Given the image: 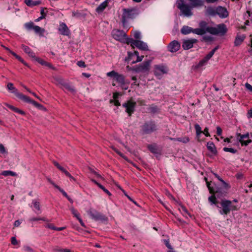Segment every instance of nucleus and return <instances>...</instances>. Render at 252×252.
Returning a JSON list of instances; mask_svg holds the SVG:
<instances>
[{"instance_id": "f257e3e1", "label": "nucleus", "mask_w": 252, "mask_h": 252, "mask_svg": "<svg viewBox=\"0 0 252 252\" xmlns=\"http://www.w3.org/2000/svg\"><path fill=\"white\" fill-rule=\"evenodd\" d=\"M214 175L219 181L218 183L207 182V186L210 193H216L218 198H220L226 196L230 186L222 179L217 173Z\"/></svg>"}, {"instance_id": "f03ea898", "label": "nucleus", "mask_w": 252, "mask_h": 252, "mask_svg": "<svg viewBox=\"0 0 252 252\" xmlns=\"http://www.w3.org/2000/svg\"><path fill=\"white\" fill-rule=\"evenodd\" d=\"M140 127V132L143 135L151 134L158 130L157 123L153 120L145 122Z\"/></svg>"}, {"instance_id": "7ed1b4c3", "label": "nucleus", "mask_w": 252, "mask_h": 252, "mask_svg": "<svg viewBox=\"0 0 252 252\" xmlns=\"http://www.w3.org/2000/svg\"><path fill=\"white\" fill-rule=\"evenodd\" d=\"M21 48L23 50V51L26 54H27L30 57L34 59V60L36 62H38L39 63H40L42 65H44V66H47L49 68H51L53 70H55V67H54L51 63H48L47 62H46L45 61L43 60V59H42L40 58L36 57L35 56V53L28 46L22 44L21 46Z\"/></svg>"}, {"instance_id": "20e7f679", "label": "nucleus", "mask_w": 252, "mask_h": 252, "mask_svg": "<svg viewBox=\"0 0 252 252\" xmlns=\"http://www.w3.org/2000/svg\"><path fill=\"white\" fill-rule=\"evenodd\" d=\"M205 30L206 32H209L213 35H224L227 32V29L225 24H221L218 25L217 28L208 27Z\"/></svg>"}, {"instance_id": "39448f33", "label": "nucleus", "mask_w": 252, "mask_h": 252, "mask_svg": "<svg viewBox=\"0 0 252 252\" xmlns=\"http://www.w3.org/2000/svg\"><path fill=\"white\" fill-rule=\"evenodd\" d=\"M126 43L127 44H130L133 48L136 47L142 51L149 50L147 43L140 40H135L132 38H127Z\"/></svg>"}, {"instance_id": "423d86ee", "label": "nucleus", "mask_w": 252, "mask_h": 252, "mask_svg": "<svg viewBox=\"0 0 252 252\" xmlns=\"http://www.w3.org/2000/svg\"><path fill=\"white\" fill-rule=\"evenodd\" d=\"M176 4L178 8L181 10L185 16L189 17L192 15V6L185 3L184 0H177Z\"/></svg>"}, {"instance_id": "0eeeda50", "label": "nucleus", "mask_w": 252, "mask_h": 252, "mask_svg": "<svg viewBox=\"0 0 252 252\" xmlns=\"http://www.w3.org/2000/svg\"><path fill=\"white\" fill-rule=\"evenodd\" d=\"M107 76L113 78V80L118 83L120 86L123 87L126 84H129V82L126 80L124 75L119 74L115 70H112L107 73Z\"/></svg>"}, {"instance_id": "6e6552de", "label": "nucleus", "mask_w": 252, "mask_h": 252, "mask_svg": "<svg viewBox=\"0 0 252 252\" xmlns=\"http://www.w3.org/2000/svg\"><path fill=\"white\" fill-rule=\"evenodd\" d=\"M151 60L144 61L138 65H136L131 68V70L136 73L139 72H148L150 69Z\"/></svg>"}, {"instance_id": "1a4fd4ad", "label": "nucleus", "mask_w": 252, "mask_h": 252, "mask_svg": "<svg viewBox=\"0 0 252 252\" xmlns=\"http://www.w3.org/2000/svg\"><path fill=\"white\" fill-rule=\"evenodd\" d=\"M88 214L91 218L95 221H100L102 222H105L108 221V218L105 215L95 210H89L88 211Z\"/></svg>"}, {"instance_id": "9d476101", "label": "nucleus", "mask_w": 252, "mask_h": 252, "mask_svg": "<svg viewBox=\"0 0 252 252\" xmlns=\"http://www.w3.org/2000/svg\"><path fill=\"white\" fill-rule=\"evenodd\" d=\"M19 99L23 100V101L32 104L33 106L41 110L46 111V108L42 104L38 103L34 100L31 99L30 97L27 96L24 94H18Z\"/></svg>"}, {"instance_id": "9b49d317", "label": "nucleus", "mask_w": 252, "mask_h": 252, "mask_svg": "<svg viewBox=\"0 0 252 252\" xmlns=\"http://www.w3.org/2000/svg\"><path fill=\"white\" fill-rule=\"evenodd\" d=\"M122 106L126 108L125 111L128 114V116L130 117L135 110L136 103L130 99L123 103Z\"/></svg>"}, {"instance_id": "f8f14e48", "label": "nucleus", "mask_w": 252, "mask_h": 252, "mask_svg": "<svg viewBox=\"0 0 252 252\" xmlns=\"http://www.w3.org/2000/svg\"><path fill=\"white\" fill-rule=\"evenodd\" d=\"M222 209L220 208L219 212L221 215H227L230 212L231 201L229 200H222L220 203Z\"/></svg>"}, {"instance_id": "ddd939ff", "label": "nucleus", "mask_w": 252, "mask_h": 252, "mask_svg": "<svg viewBox=\"0 0 252 252\" xmlns=\"http://www.w3.org/2000/svg\"><path fill=\"white\" fill-rule=\"evenodd\" d=\"M113 37L115 39L124 43H126L127 38H131L127 36L125 32L121 30L113 31Z\"/></svg>"}, {"instance_id": "4468645a", "label": "nucleus", "mask_w": 252, "mask_h": 252, "mask_svg": "<svg viewBox=\"0 0 252 252\" xmlns=\"http://www.w3.org/2000/svg\"><path fill=\"white\" fill-rule=\"evenodd\" d=\"M24 26L28 30H31L33 29L36 33L38 34L41 36H43V34L45 32V30L44 29L40 28L38 26L34 25V23L32 21L25 23Z\"/></svg>"}, {"instance_id": "2eb2a0df", "label": "nucleus", "mask_w": 252, "mask_h": 252, "mask_svg": "<svg viewBox=\"0 0 252 252\" xmlns=\"http://www.w3.org/2000/svg\"><path fill=\"white\" fill-rule=\"evenodd\" d=\"M123 13L122 16V22L125 24L127 19L132 18L133 17L134 13L133 12L134 10L129 8H124L123 9Z\"/></svg>"}, {"instance_id": "dca6fc26", "label": "nucleus", "mask_w": 252, "mask_h": 252, "mask_svg": "<svg viewBox=\"0 0 252 252\" xmlns=\"http://www.w3.org/2000/svg\"><path fill=\"white\" fill-rule=\"evenodd\" d=\"M249 133L247 132L245 134H241L240 133H237V139L241 143L242 146H247L251 143L252 141L251 139L244 140L245 138H249Z\"/></svg>"}, {"instance_id": "f3484780", "label": "nucleus", "mask_w": 252, "mask_h": 252, "mask_svg": "<svg viewBox=\"0 0 252 252\" xmlns=\"http://www.w3.org/2000/svg\"><path fill=\"white\" fill-rule=\"evenodd\" d=\"M198 42V40L195 38H190L187 40H184L183 42L182 47L185 50H187L193 47V44Z\"/></svg>"}, {"instance_id": "a211bd4d", "label": "nucleus", "mask_w": 252, "mask_h": 252, "mask_svg": "<svg viewBox=\"0 0 252 252\" xmlns=\"http://www.w3.org/2000/svg\"><path fill=\"white\" fill-rule=\"evenodd\" d=\"M181 47L180 43L177 40H173L167 46L169 51L171 53H175L178 51Z\"/></svg>"}, {"instance_id": "6ab92c4d", "label": "nucleus", "mask_w": 252, "mask_h": 252, "mask_svg": "<svg viewBox=\"0 0 252 252\" xmlns=\"http://www.w3.org/2000/svg\"><path fill=\"white\" fill-rule=\"evenodd\" d=\"M58 31L60 33L63 35L69 36L70 34V32L66 25L63 23H60Z\"/></svg>"}, {"instance_id": "aec40b11", "label": "nucleus", "mask_w": 252, "mask_h": 252, "mask_svg": "<svg viewBox=\"0 0 252 252\" xmlns=\"http://www.w3.org/2000/svg\"><path fill=\"white\" fill-rule=\"evenodd\" d=\"M216 15L221 18H225L228 16V12L226 8L219 6L216 8Z\"/></svg>"}, {"instance_id": "412c9836", "label": "nucleus", "mask_w": 252, "mask_h": 252, "mask_svg": "<svg viewBox=\"0 0 252 252\" xmlns=\"http://www.w3.org/2000/svg\"><path fill=\"white\" fill-rule=\"evenodd\" d=\"M53 163H54V165L58 169H59L66 176L69 178V179L71 181H76L75 179L72 176H71V175L65 169H64L63 167L61 166L58 162L54 161Z\"/></svg>"}, {"instance_id": "4be33fe9", "label": "nucleus", "mask_w": 252, "mask_h": 252, "mask_svg": "<svg viewBox=\"0 0 252 252\" xmlns=\"http://www.w3.org/2000/svg\"><path fill=\"white\" fill-rule=\"evenodd\" d=\"M206 147L207 149L211 152V153L216 156L218 154V151L217 150L216 147L213 142L209 141L207 142L206 144Z\"/></svg>"}, {"instance_id": "5701e85b", "label": "nucleus", "mask_w": 252, "mask_h": 252, "mask_svg": "<svg viewBox=\"0 0 252 252\" xmlns=\"http://www.w3.org/2000/svg\"><path fill=\"white\" fill-rule=\"evenodd\" d=\"M110 1V0H105L104 1L96 7L95 11L98 13L102 12L108 6V4Z\"/></svg>"}, {"instance_id": "b1692460", "label": "nucleus", "mask_w": 252, "mask_h": 252, "mask_svg": "<svg viewBox=\"0 0 252 252\" xmlns=\"http://www.w3.org/2000/svg\"><path fill=\"white\" fill-rule=\"evenodd\" d=\"M212 195L209 197L208 200L212 204H214L215 206L218 208H220V207L219 205V201L217 200V198L218 197L216 195V193H212Z\"/></svg>"}, {"instance_id": "393cba45", "label": "nucleus", "mask_w": 252, "mask_h": 252, "mask_svg": "<svg viewBox=\"0 0 252 252\" xmlns=\"http://www.w3.org/2000/svg\"><path fill=\"white\" fill-rule=\"evenodd\" d=\"M155 68L156 69L155 72V74L156 75H158V71L161 72L162 74H165V73H167L168 70L167 69V67L164 65H156Z\"/></svg>"}, {"instance_id": "a878e982", "label": "nucleus", "mask_w": 252, "mask_h": 252, "mask_svg": "<svg viewBox=\"0 0 252 252\" xmlns=\"http://www.w3.org/2000/svg\"><path fill=\"white\" fill-rule=\"evenodd\" d=\"M246 38V36L245 34H242L241 35H237L235 38V41H234V45L235 46H240L244 39Z\"/></svg>"}, {"instance_id": "bb28decb", "label": "nucleus", "mask_w": 252, "mask_h": 252, "mask_svg": "<svg viewBox=\"0 0 252 252\" xmlns=\"http://www.w3.org/2000/svg\"><path fill=\"white\" fill-rule=\"evenodd\" d=\"M24 3L28 6L32 7L34 6L38 5L41 3V0H25Z\"/></svg>"}, {"instance_id": "cd10ccee", "label": "nucleus", "mask_w": 252, "mask_h": 252, "mask_svg": "<svg viewBox=\"0 0 252 252\" xmlns=\"http://www.w3.org/2000/svg\"><path fill=\"white\" fill-rule=\"evenodd\" d=\"M6 106L7 107V108H8L11 111H12L15 113L20 114L21 115L24 116V115H25V114H26V113L24 111L20 110V109H18V108L15 107V106H14L12 105L7 104Z\"/></svg>"}, {"instance_id": "c85d7f7f", "label": "nucleus", "mask_w": 252, "mask_h": 252, "mask_svg": "<svg viewBox=\"0 0 252 252\" xmlns=\"http://www.w3.org/2000/svg\"><path fill=\"white\" fill-rule=\"evenodd\" d=\"M7 89L9 91H12L11 93L15 94V95L19 98L18 94H23L21 93H19L17 90L14 87L13 84L12 83H8L7 85Z\"/></svg>"}, {"instance_id": "c756f323", "label": "nucleus", "mask_w": 252, "mask_h": 252, "mask_svg": "<svg viewBox=\"0 0 252 252\" xmlns=\"http://www.w3.org/2000/svg\"><path fill=\"white\" fill-rule=\"evenodd\" d=\"M181 32L184 35H187L191 32L193 33V28L188 26H184L181 29Z\"/></svg>"}, {"instance_id": "7c9ffc66", "label": "nucleus", "mask_w": 252, "mask_h": 252, "mask_svg": "<svg viewBox=\"0 0 252 252\" xmlns=\"http://www.w3.org/2000/svg\"><path fill=\"white\" fill-rule=\"evenodd\" d=\"M147 148L153 154H156L158 153V148L156 143L148 145Z\"/></svg>"}, {"instance_id": "2f4dec72", "label": "nucleus", "mask_w": 252, "mask_h": 252, "mask_svg": "<svg viewBox=\"0 0 252 252\" xmlns=\"http://www.w3.org/2000/svg\"><path fill=\"white\" fill-rule=\"evenodd\" d=\"M190 2V6L192 8L203 5V1L202 0H189Z\"/></svg>"}, {"instance_id": "473e14b6", "label": "nucleus", "mask_w": 252, "mask_h": 252, "mask_svg": "<svg viewBox=\"0 0 252 252\" xmlns=\"http://www.w3.org/2000/svg\"><path fill=\"white\" fill-rule=\"evenodd\" d=\"M219 46H217L213 49H212L208 54L205 57V60L206 61H209L214 55L215 52L219 49Z\"/></svg>"}, {"instance_id": "72a5a7b5", "label": "nucleus", "mask_w": 252, "mask_h": 252, "mask_svg": "<svg viewBox=\"0 0 252 252\" xmlns=\"http://www.w3.org/2000/svg\"><path fill=\"white\" fill-rule=\"evenodd\" d=\"M193 33L202 35L206 33V30L201 28L193 29Z\"/></svg>"}, {"instance_id": "f704fd0d", "label": "nucleus", "mask_w": 252, "mask_h": 252, "mask_svg": "<svg viewBox=\"0 0 252 252\" xmlns=\"http://www.w3.org/2000/svg\"><path fill=\"white\" fill-rule=\"evenodd\" d=\"M217 9H215L213 7H208L207 9H206V12L207 13L211 16H215L216 15V12Z\"/></svg>"}, {"instance_id": "c9c22d12", "label": "nucleus", "mask_w": 252, "mask_h": 252, "mask_svg": "<svg viewBox=\"0 0 252 252\" xmlns=\"http://www.w3.org/2000/svg\"><path fill=\"white\" fill-rule=\"evenodd\" d=\"M149 110L150 112L152 114H156L159 112V109L158 107L154 104H152L150 106V107L149 108Z\"/></svg>"}, {"instance_id": "e433bc0d", "label": "nucleus", "mask_w": 252, "mask_h": 252, "mask_svg": "<svg viewBox=\"0 0 252 252\" xmlns=\"http://www.w3.org/2000/svg\"><path fill=\"white\" fill-rule=\"evenodd\" d=\"M1 175H3L4 176H16L17 174L15 172H14L10 171V170H4L1 172Z\"/></svg>"}, {"instance_id": "4c0bfd02", "label": "nucleus", "mask_w": 252, "mask_h": 252, "mask_svg": "<svg viewBox=\"0 0 252 252\" xmlns=\"http://www.w3.org/2000/svg\"><path fill=\"white\" fill-rule=\"evenodd\" d=\"M65 89H66L67 91L70 92L72 93H75L76 92V90L74 88V87L70 85L68 83H65L63 85Z\"/></svg>"}, {"instance_id": "58836bf2", "label": "nucleus", "mask_w": 252, "mask_h": 252, "mask_svg": "<svg viewBox=\"0 0 252 252\" xmlns=\"http://www.w3.org/2000/svg\"><path fill=\"white\" fill-rule=\"evenodd\" d=\"M170 139L171 140H176L177 141H178L179 142H183L184 143H187L188 142H189V138H188L187 137H183V138L179 137V138H177V139L172 138L170 137Z\"/></svg>"}, {"instance_id": "ea45409f", "label": "nucleus", "mask_w": 252, "mask_h": 252, "mask_svg": "<svg viewBox=\"0 0 252 252\" xmlns=\"http://www.w3.org/2000/svg\"><path fill=\"white\" fill-rule=\"evenodd\" d=\"M139 55V53L137 51H134L133 53H131L130 52H128V57L126 58V61H131V56H138Z\"/></svg>"}, {"instance_id": "a19ab883", "label": "nucleus", "mask_w": 252, "mask_h": 252, "mask_svg": "<svg viewBox=\"0 0 252 252\" xmlns=\"http://www.w3.org/2000/svg\"><path fill=\"white\" fill-rule=\"evenodd\" d=\"M194 128L196 131V136L199 138V135L202 132V131L201 130V128L199 125L198 124H195L194 125Z\"/></svg>"}, {"instance_id": "79ce46f5", "label": "nucleus", "mask_w": 252, "mask_h": 252, "mask_svg": "<svg viewBox=\"0 0 252 252\" xmlns=\"http://www.w3.org/2000/svg\"><path fill=\"white\" fill-rule=\"evenodd\" d=\"M70 210L71 213L72 214V215H73V216L74 217H75L77 219H78V218H80L79 214L78 213V211L73 207H71L70 208Z\"/></svg>"}, {"instance_id": "37998d69", "label": "nucleus", "mask_w": 252, "mask_h": 252, "mask_svg": "<svg viewBox=\"0 0 252 252\" xmlns=\"http://www.w3.org/2000/svg\"><path fill=\"white\" fill-rule=\"evenodd\" d=\"M223 150L225 152H230L232 154H236L237 153V150L232 148L224 147Z\"/></svg>"}, {"instance_id": "c03bdc74", "label": "nucleus", "mask_w": 252, "mask_h": 252, "mask_svg": "<svg viewBox=\"0 0 252 252\" xmlns=\"http://www.w3.org/2000/svg\"><path fill=\"white\" fill-rule=\"evenodd\" d=\"M42 220V221H46V222H48L49 221V220L46 219V218H32L31 219H30V221H37V220Z\"/></svg>"}, {"instance_id": "a18cd8bd", "label": "nucleus", "mask_w": 252, "mask_h": 252, "mask_svg": "<svg viewBox=\"0 0 252 252\" xmlns=\"http://www.w3.org/2000/svg\"><path fill=\"white\" fill-rule=\"evenodd\" d=\"M181 208L182 209V211L184 213L183 214L184 216H185V215H188L190 218H192V215L189 212L188 210L186 208V207H185L183 205H182L181 206Z\"/></svg>"}, {"instance_id": "49530a36", "label": "nucleus", "mask_w": 252, "mask_h": 252, "mask_svg": "<svg viewBox=\"0 0 252 252\" xmlns=\"http://www.w3.org/2000/svg\"><path fill=\"white\" fill-rule=\"evenodd\" d=\"M32 203L33 204L34 208L36 210H37L38 211L40 210V203L39 202L36 201L35 200H33Z\"/></svg>"}, {"instance_id": "de8ad7c7", "label": "nucleus", "mask_w": 252, "mask_h": 252, "mask_svg": "<svg viewBox=\"0 0 252 252\" xmlns=\"http://www.w3.org/2000/svg\"><path fill=\"white\" fill-rule=\"evenodd\" d=\"M54 251L55 252H71V250L67 249H62L59 248H56L54 249Z\"/></svg>"}, {"instance_id": "09e8293b", "label": "nucleus", "mask_w": 252, "mask_h": 252, "mask_svg": "<svg viewBox=\"0 0 252 252\" xmlns=\"http://www.w3.org/2000/svg\"><path fill=\"white\" fill-rule=\"evenodd\" d=\"M112 148L113 150V151H115L118 155H119L120 156H121L123 158L126 159L125 156H124V155L122 153H121L118 149H117L116 148L114 147H112Z\"/></svg>"}, {"instance_id": "8fccbe9b", "label": "nucleus", "mask_w": 252, "mask_h": 252, "mask_svg": "<svg viewBox=\"0 0 252 252\" xmlns=\"http://www.w3.org/2000/svg\"><path fill=\"white\" fill-rule=\"evenodd\" d=\"M133 36L136 39L135 40H139L141 38V33L139 31L134 32Z\"/></svg>"}, {"instance_id": "3c124183", "label": "nucleus", "mask_w": 252, "mask_h": 252, "mask_svg": "<svg viewBox=\"0 0 252 252\" xmlns=\"http://www.w3.org/2000/svg\"><path fill=\"white\" fill-rule=\"evenodd\" d=\"M163 242H164V244L165 245V246H166V247L170 249V250H172L173 249V248L172 247V246L170 245V243H169V239H164L163 240Z\"/></svg>"}, {"instance_id": "603ef678", "label": "nucleus", "mask_w": 252, "mask_h": 252, "mask_svg": "<svg viewBox=\"0 0 252 252\" xmlns=\"http://www.w3.org/2000/svg\"><path fill=\"white\" fill-rule=\"evenodd\" d=\"M99 188L100 189H102L104 191V192H105L109 196L112 195V194L111 193V192L107 189H106L103 185H99Z\"/></svg>"}, {"instance_id": "864d4df0", "label": "nucleus", "mask_w": 252, "mask_h": 252, "mask_svg": "<svg viewBox=\"0 0 252 252\" xmlns=\"http://www.w3.org/2000/svg\"><path fill=\"white\" fill-rule=\"evenodd\" d=\"M207 25V23L204 21H201L199 24L200 28L201 29H203L204 30H205L207 28H208Z\"/></svg>"}, {"instance_id": "5fc2aeb1", "label": "nucleus", "mask_w": 252, "mask_h": 252, "mask_svg": "<svg viewBox=\"0 0 252 252\" xmlns=\"http://www.w3.org/2000/svg\"><path fill=\"white\" fill-rule=\"evenodd\" d=\"M56 188L58 189L65 197L66 198L67 197H68V195H67L66 192L63 189L60 188L59 186H56Z\"/></svg>"}, {"instance_id": "6e6d98bb", "label": "nucleus", "mask_w": 252, "mask_h": 252, "mask_svg": "<svg viewBox=\"0 0 252 252\" xmlns=\"http://www.w3.org/2000/svg\"><path fill=\"white\" fill-rule=\"evenodd\" d=\"M143 58H144L143 56H139V55H138V56H136V61H132L131 62V63L132 64V63H136L138 62H140L142 61Z\"/></svg>"}, {"instance_id": "4d7b16f0", "label": "nucleus", "mask_w": 252, "mask_h": 252, "mask_svg": "<svg viewBox=\"0 0 252 252\" xmlns=\"http://www.w3.org/2000/svg\"><path fill=\"white\" fill-rule=\"evenodd\" d=\"M203 40L205 41H211L213 38L211 36H204L202 37Z\"/></svg>"}, {"instance_id": "13d9d810", "label": "nucleus", "mask_w": 252, "mask_h": 252, "mask_svg": "<svg viewBox=\"0 0 252 252\" xmlns=\"http://www.w3.org/2000/svg\"><path fill=\"white\" fill-rule=\"evenodd\" d=\"M77 65H78L79 67H86V65L85 64V62L82 61H78L77 63Z\"/></svg>"}, {"instance_id": "bf43d9fd", "label": "nucleus", "mask_w": 252, "mask_h": 252, "mask_svg": "<svg viewBox=\"0 0 252 252\" xmlns=\"http://www.w3.org/2000/svg\"><path fill=\"white\" fill-rule=\"evenodd\" d=\"M45 227L55 230L56 226L52 223H48L45 225Z\"/></svg>"}, {"instance_id": "052dcab7", "label": "nucleus", "mask_w": 252, "mask_h": 252, "mask_svg": "<svg viewBox=\"0 0 252 252\" xmlns=\"http://www.w3.org/2000/svg\"><path fill=\"white\" fill-rule=\"evenodd\" d=\"M110 103H114V105L116 106H119L121 105V103L118 100H114L113 99H111L110 100Z\"/></svg>"}, {"instance_id": "680f3d73", "label": "nucleus", "mask_w": 252, "mask_h": 252, "mask_svg": "<svg viewBox=\"0 0 252 252\" xmlns=\"http://www.w3.org/2000/svg\"><path fill=\"white\" fill-rule=\"evenodd\" d=\"M24 249L25 251L28 252H33V250L28 246H25L24 247Z\"/></svg>"}, {"instance_id": "e2e57ef3", "label": "nucleus", "mask_w": 252, "mask_h": 252, "mask_svg": "<svg viewBox=\"0 0 252 252\" xmlns=\"http://www.w3.org/2000/svg\"><path fill=\"white\" fill-rule=\"evenodd\" d=\"M208 130L209 129L207 127H205L202 133H203L206 137H209L210 136V135L208 132Z\"/></svg>"}, {"instance_id": "0e129e2a", "label": "nucleus", "mask_w": 252, "mask_h": 252, "mask_svg": "<svg viewBox=\"0 0 252 252\" xmlns=\"http://www.w3.org/2000/svg\"><path fill=\"white\" fill-rule=\"evenodd\" d=\"M11 243L13 245H16L18 244V242L15 237H11Z\"/></svg>"}, {"instance_id": "69168bd1", "label": "nucleus", "mask_w": 252, "mask_h": 252, "mask_svg": "<svg viewBox=\"0 0 252 252\" xmlns=\"http://www.w3.org/2000/svg\"><path fill=\"white\" fill-rule=\"evenodd\" d=\"M222 129L220 127L217 126V134L219 136H220L222 134Z\"/></svg>"}, {"instance_id": "338daca9", "label": "nucleus", "mask_w": 252, "mask_h": 252, "mask_svg": "<svg viewBox=\"0 0 252 252\" xmlns=\"http://www.w3.org/2000/svg\"><path fill=\"white\" fill-rule=\"evenodd\" d=\"M0 152L1 154H4V153H6L5 149L4 146L1 144H0Z\"/></svg>"}, {"instance_id": "774afa93", "label": "nucleus", "mask_w": 252, "mask_h": 252, "mask_svg": "<svg viewBox=\"0 0 252 252\" xmlns=\"http://www.w3.org/2000/svg\"><path fill=\"white\" fill-rule=\"evenodd\" d=\"M245 87L250 92H252V86L248 83L245 84Z\"/></svg>"}]
</instances>
